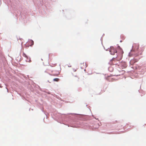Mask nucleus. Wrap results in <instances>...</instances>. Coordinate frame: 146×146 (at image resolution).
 <instances>
[{"label":"nucleus","instance_id":"obj_1","mask_svg":"<svg viewBox=\"0 0 146 146\" xmlns=\"http://www.w3.org/2000/svg\"><path fill=\"white\" fill-rule=\"evenodd\" d=\"M123 52L122 50H120V52L118 53L117 56L116 58H113L110 62L111 64L116 65L118 64V63L119 62V61L121 60L123 56Z\"/></svg>","mask_w":146,"mask_h":146},{"label":"nucleus","instance_id":"obj_2","mask_svg":"<svg viewBox=\"0 0 146 146\" xmlns=\"http://www.w3.org/2000/svg\"><path fill=\"white\" fill-rule=\"evenodd\" d=\"M110 54L112 55H114L115 53L117 52L116 49L113 46L110 47Z\"/></svg>","mask_w":146,"mask_h":146},{"label":"nucleus","instance_id":"obj_3","mask_svg":"<svg viewBox=\"0 0 146 146\" xmlns=\"http://www.w3.org/2000/svg\"><path fill=\"white\" fill-rule=\"evenodd\" d=\"M72 74V78L73 79L75 80L78 81L79 79V78L77 76L76 74H74L73 73Z\"/></svg>","mask_w":146,"mask_h":146},{"label":"nucleus","instance_id":"obj_4","mask_svg":"<svg viewBox=\"0 0 146 146\" xmlns=\"http://www.w3.org/2000/svg\"><path fill=\"white\" fill-rule=\"evenodd\" d=\"M26 61L27 62H31V60L30 58H27V60H26Z\"/></svg>","mask_w":146,"mask_h":146},{"label":"nucleus","instance_id":"obj_5","mask_svg":"<svg viewBox=\"0 0 146 146\" xmlns=\"http://www.w3.org/2000/svg\"><path fill=\"white\" fill-rule=\"evenodd\" d=\"M56 63H52L50 64V66L52 67H54L56 66Z\"/></svg>","mask_w":146,"mask_h":146},{"label":"nucleus","instance_id":"obj_6","mask_svg":"<svg viewBox=\"0 0 146 146\" xmlns=\"http://www.w3.org/2000/svg\"><path fill=\"white\" fill-rule=\"evenodd\" d=\"M59 80V79L58 78H55L53 79V81L55 82H58Z\"/></svg>","mask_w":146,"mask_h":146},{"label":"nucleus","instance_id":"obj_7","mask_svg":"<svg viewBox=\"0 0 146 146\" xmlns=\"http://www.w3.org/2000/svg\"><path fill=\"white\" fill-rule=\"evenodd\" d=\"M23 56L24 57L26 58H28V57L27 56V55L24 53H23Z\"/></svg>","mask_w":146,"mask_h":146},{"label":"nucleus","instance_id":"obj_8","mask_svg":"<svg viewBox=\"0 0 146 146\" xmlns=\"http://www.w3.org/2000/svg\"><path fill=\"white\" fill-rule=\"evenodd\" d=\"M31 46L33 45V44H34V42H33V40H31Z\"/></svg>","mask_w":146,"mask_h":146},{"label":"nucleus","instance_id":"obj_9","mask_svg":"<svg viewBox=\"0 0 146 146\" xmlns=\"http://www.w3.org/2000/svg\"><path fill=\"white\" fill-rule=\"evenodd\" d=\"M136 50H137L138 49V48H137L135 49Z\"/></svg>","mask_w":146,"mask_h":146}]
</instances>
